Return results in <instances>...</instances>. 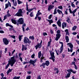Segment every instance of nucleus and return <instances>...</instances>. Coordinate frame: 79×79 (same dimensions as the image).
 I'll list each match as a JSON object with an SVG mask.
<instances>
[{"mask_svg": "<svg viewBox=\"0 0 79 79\" xmlns=\"http://www.w3.org/2000/svg\"><path fill=\"white\" fill-rule=\"evenodd\" d=\"M9 60H10L8 61V63L6 66L5 69H7L9 67L10 64L11 67H13V65L15 63V62L16 61V60L15 59V56L11 57V59H10Z\"/></svg>", "mask_w": 79, "mask_h": 79, "instance_id": "1", "label": "nucleus"}, {"mask_svg": "<svg viewBox=\"0 0 79 79\" xmlns=\"http://www.w3.org/2000/svg\"><path fill=\"white\" fill-rule=\"evenodd\" d=\"M23 13V11L22 10V9H19L18 10V11L17 13L15 15V16H22L23 17V15L22 14Z\"/></svg>", "mask_w": 79, "mask_h": 79, "instance_id": "2", "label": "nucleus"}, {"mask_svg": "<svg viewBox=\"0 0 79 79\" xmlns=\"http://www.w3.org/2000/svg\"><path fill=\"white\" fill-rule=\"evenodd\" d=\"M49 52L50 55L51 56V57L49 58V59H50V60H52L54 62L55 60V56L54 55L55 53L53 52H52V51H49Z\"/></svg>", "mask_w": 79, "mask_h": 79, "instance_id": "3", "label": "nucleus"}, {"mask_svg": "<svg viewBox=\"0 0 79 79\" xmlns=\"http://www.w3.org/2000/svg\"><path fill=\"white\" fill-rule=\"evenodd\" d=\"M57 34H56V40H58V39H60L61 37V34H60V30H58L57 31Z\"/></svg>", "mask_w": 79, "mask_h": 79, "instance_id": "4", "label": "nucleus"}, {"mask_svg": "<svg viewBox=\"0 0 79 79\" xmlns=\"http://www.w3.org/2000/svg\"><path fill=\"white\" fill-rule=\"evenodd\" d=\"M50 64V62L48 60L46 61L45 63H43L41 65H40V67L43 66V68H45V65L47 66H48V65Z\"/></svg>", "mask_w": 79, "mask_h": 79, "instance_id": "5", "label": "nucleus"}, {"mask_svg": "<svg viewBox=\"0 0 79 79\" xmlns=\"http://www.w3.org/2000/svg\"><path fill=\"white\" fill-rule=\"evenodd\" d=\"M23 42L24 43H25V44H27V43L29 44H30L31 42V41H29V39H28V38H27V37H24Z\"/></svg>", "mask_w": 79, "mask_h": 79, "instance_id": "6", "label": "nucleus"}, {"mask_svg": "<svg viewBox=\"0 0 79 79\" xmlns=\"http://www.w3.org/2000/svg\"><path fill=\"white\" fill-rule=\"evenodd\" d=\"M42 41L41 40L40 43V44H38L37 45H36L35 47V49L37 50L38 48H40L42 47Z\"/></svg>", "mask_w": 79, "mask_h": 79, "instance_id": "7", "label": "nucleus"}, {"mask_svg": "<svg viewBox=\"0 0 79 79\" xmlns=\"http://www.w3.org/2000/svg\"><path fill=\"white\" fill-rule=\"evenodd\" d=\"M69 11L70 14H73V16H76V15H75L74 13L76 12V11H77V9H75L73 11L71 10V8L69 9Z\"/></svg>", "mask_w": 79, "mask_h": 79, "instance_id": "8", "label": "nucleus"}, {"mask_svg": "<svg viewBox=\"0 0 79 79\" xmlns=\"http://www.w3.org/2000/svg\"><path fill=\"white\" fill-rule=\"evenodd\" d=\"M67 71L70 74V75H71V72H72V73H73V74H76V71H74L73 70L71 69H69L68 70H67Z\"/></svg>", "mask_w": 79, "mask_h": 79, "instance_id": "9", "label": "nucleus"}, {"mask_svg": "<svg viewBox=\"0 0 79 79\" xmlns=\"http://www.w3.org/2000/svg\"><path fill=\"white\" fill-rule=\"evenodd\" d=\"M3 42L4 44L7 45L9 44V41L6 38H4L3 39Z\"/></svg>", "mask_w": 79, "mask_h": 79, "instance_id": "10", "label": "nucleus"}, {"mask_svg": "<svg viewBox=\"0 0 79 79\" xmlns=\"http://www.w3.org/2000/svg\"><path fill=\"white\" fill-rule=\"evenodd\" d=\"M18 22L20 24H24V19L23 18H20L19 19Z\"/></svg>", "mask_w": 79, "mask_h": 79, "instance_id": "11", "label": "nucleus"}, {"mask_svg": "<svg viewBox=\"0 0 79 79\" xmlns=\"http://www.w3.org/2000/svg\"><path fill=\"white\" fill-rule=\"evenodd\" d=\"M60 44H61V47H60V53H62V52H63V42H60Z\"/></svg>", "mask_w": 79, "mask_h": 79, "instance_id": "12", "label": "nucleus"}, {"mask_svg": "<svg viewBox=\"0 0 79 79\" xmlns=\"http://www.w3.org/2000/svg\"><path fill=\"white\" fill-rule=\"evenodd\" d=\"M55 6L53 5H49L48 6V11H50L52 9H53Z\"/></svg>", "mask_w": 79, "mask_h": 79, "instance_id": "13", "label": "nucleus"}, {"mask_svg": "<svg viewBox=\"0 0 79 79\" xmlns=\"http://www.w3.org/2000/svg\"><path fill=\"white\" fill-rule=\"evenodd\" d=\"M37 61V60L35 59L34 60H30L29 61V63L30 64H32L33 65H34L35 63V62Z\"/></svg>", "mask_w": 79, "mask_h": 79, "instance_id": "14", "label": "nucleus"}, {"mask_svg": "<svg viewBox=\"0 0 79 79\" xmlns=\"http://www.w3.org/2000/svg\"><path fill=\"white\" fill-rule=\"evenodd\" d=\"M66 25H67V24L65 22H64L62 24V27L63 29H64V27H66Z\"/></svg>", "mask_w": 79, "mask_h": 79, "instance_id": "15", "label": "nucleus"}, {"mask_svg": "<svg viewBox=\"0 0 79 79\" xmlns=\"http://www.w3.org/2000/svg\"><path fill=\"white\" fill-rule=\"evenodd\" d=\"M27 49V47H26V45L25 46V45H22V51H24V50H26Z\"/></svg>", "mask_w": 79, "mask_h": 79, "instance_id": "16", "label": "nucleus"}, {"mask_svg": "<svg viewBox=\"0 0 79 79\" xmlns=\"http://www.w3.org/2000/svg\"><path fill=\"white\" fill-rule=\"evenodd\" d=\"M67 45L70 47V48H73V45L71 43H67Z\"/></svg>", "mask_w": 79, "mask_h": 79, "instance_id": "17", "label": "nucleus"}, {"mask_svg": "<svg viewBox=\"0 0 79 79\" xmlns=\"http://www.w3.org/2000/svg\"><path fill=\"white\" fill-rule=\"evenodd\" d=\"M57 24H58V26L59 27H61V21H60V20H59L57 22Z\"/></svg>", "mask_w": 79, "mask_h": 79, "instance_id": "18", "label": "nucleus"}, {"mask_svg": "<svg viewBox=\"0 0 79 79\" xmlns=\"http://www.w3.org/2000/svg\"><path fill=\"white\" fill-rule=\"evenodd\" d=\"M11 21L12 23H13L14 24H16V20H15V19H11Z\"/></svg>", "mask_w": 79, "mask_h": 79, "instance_id": "19", "label": "nucleus"}, {"mask_svg": "<svg viewBox=\"0 0 79 79\" xmlns=\"http://www.w3.org/2000/svg\"><path fill=\"white\" fill-rule=\"evenodd\" d=\"M65 39L66 40V42L67 43H68V42H69V37H68L67 36H66L65 37Z\"/></svg>", "mask_w": 79, "mask_h": 79, "instance_id": "20", "label": "nucleus"}, {"mask_svg": "<svg viewBox=\"0 0 79 79\" xmlns=\"http://www.w3.org/2000/svg\"><path fill=\"white\" fill-rule=\"evenodd\" d=\"M57 11L58 13H59V15H60L61 13V14L62 15V16H63V12H62V11L60 10L59 9H58L57 10Z\"/></svg>", "mask_w": 79, "mask_h": 79, "instance_id": "21", "label": "nucleus"}, {"mask_svg": "<svg viewBox=\"0 0 79 79\" xmlns=\"http://www.w3.org/2000/svg\"><path fill=\"white\" fill-rule=\"evenodd\" d=\"M6 27H8V26H9V27H10L11 28H13V27L12 26V25H11V24H10L8 23H6Z\"/></svg>", "mask_w": 79, "mask_h": 79, "instance_id": "22", "label": "nucleus"}, {"mask_svg": "<svg viewBox=\"0 0 79 79\" xmlns=\"http://www.w3.org/2000/svg\"><path fill=\"white\" fill-rule=\"evenodd\" d=\"M65 32L66 33V35H69V31H68V29H66L65 30Z\"/></svg>", "mask_w": 79, "mask_h": 79, "instance_id": "23", "label": "nucleus"}, {"mask_svg": "<svg viewBox=\"0 0 79 79\" xmlns=\"http://www.w3.org/2000/svg\"><path fill=\"white\" fill-rule=\"evenodd\" d=\"M12 70H13L12 69H9V70L6 72L7 74L8 75L10 72H11V71H12Z\"/></svg>", "mask_w": 79, "mask_h": 79, "instance_id": "24", "label": "nucleus"}, {"mask_svg": "<svg viewBox=\"0 0 79 79\" xmlns=\"http://www.w3.org/2000/svg\"><path fill=\"white\" fill-rule=\"evenodd\" d=\"M70 77V73H68L66 74V76L65 77V78L68 79V77Z\"/></svg>", "mask_w": 79, "mask_h": 79, "instance_id": "25", "label": "nucleus"}, {"mask_svg": "<svg viewBox=\"0 0 79 79\" xmlns=\"http://www.w3.org/2000/svg\"><path fill=\"white\" fill-rule=\"evenodd\" d=\"M42 15V13H40V10H39L38 11V12L37 14H36V16H39V15Z\"/></svg>", "mask_w": 79, "mask_h": 79, "instance_id": "26", "label": "nucleus"}, {"mask_svg": "<svg viewBox=\"0 0 79 79\" xmlns=\"http://www.w3.org/2000/svg\"><path fill=\"white\" fill-rule=\"evenodd\" d=\"M42 56V53H41V51H40L38 53V58H40Z\"/></svg>", "mask_w": 79, "mask_h": 79, "instance_id": "27", "label": "nucleus"}, {"mask_svg": "<svg viewBox=\"0 0 79 79\" xmlns=\"http://www.w3.org/2000/svg\"><path fill=\"white\" fill-rule=\"evenodd\" d=\"M68 52H73V49L72 48H71V49H69V48H68Z\"/></svg>", "mask_w": 79, "mask_h": 79, "instance_id": "28", "label": "nucleus"}, {"mask_svg": "<svg viewBox=\"0 0 79 79\" xmlns=\"http://www.w3.org/2000/svg\"><path fill=\"white\" fill-rule=\"evenodd\" d=\"M13 3L14 6H17V2H16V1L14 2H13Z\"/></svg>", "mask_w": 79, "mask_h": 79, "instance_id": "29", "label": "nucleus"}, {"mask_svg": "<svg viewBox=\"0 0 79 79\" xmlns=\"http://www.w3.org/2000/svg\"><path fill=\"white\" fill-rule=\"evenodd\" d=\"M77 28V26H74L72 28V31H75Z\"/></svg>", "mask_w": 79, "mask_h": 79, "instance_id": "30", "label": "nucleus"}, {"mask_svg": "<svg viewBox=\"0 0 79 79\" xmlns=\"http://www.w3.org/2000/svg\"><path fill=\"white\" fill-rule=\"evenodd\" d=\"M26 26V24L24 23L22 26V29L23 31L24 32V27Z\"/></svg>", "mask_w": 79, "mask_h": 79, "instance_id": "31", "label": "nucleus"}, {"mask_svg": "<svg viewBox=\"0 0 79 79\" xmlns=\"http://www.w3.org/2000/svg\"><path fill=\"white\" fill-rule=\"evenodd\" d=\"M20 78V76L17 77L15 76L13 78V79H19Z\"/></svg>", "mask_w": 79, "mask_h": 79, "instance_id": "32", "label": "nucleus"}, {"mask_svg": "<svg viewBox=\"0 0 79 79\" xmlns=\"http://www.w3.org/2000/svg\"><path fill=\"white\" fill-rule=\"evenodd\" d=\"M44 57L43 56V55L40 58V62L41 63H42L43 62V61L42 60H44Z\"/></svg>", "mask_w": 79, "mask_h": 79, "instance_id": "33", "label": "nucleus"}, {"mask_svg": "<svg viewBox=\"0 0 79 79\" xmlns=\"http://www.w3.org/2000/svg\"><path fill=\"white\" fill-rule=\"evenodd\" d=\"M22 37H23V35H20L19 36V41H21V39H22Z\"/></svg>", "mask_w": 79, "mask_h": 79, "instance_id": "34", "label": "nucleus"}, {"mask_svg": "<svg viewBox=\"0 0 79 79\" xmlns=\"http://www.w3.org/2000/svg\"><path fill=\"white\" fill-rule=\"evenodd\" d=\"M48 21L49 22L50 24V25L51 24V23H53V20H52V19H51L50 20H48Z\"/></svg>", "mask_w": 79, "mask_h": 79, "instance_id": "35", "label": "nucleus"}, {"mask_svg": "<svg viewBox=\"0 0 79 79\" xmlns=\"http://www.w3.org/2000/svg\"><path fill=\"white\" fill-rule=\"evenodd\" d=\"M66 21L68 23H70V19L69 17L67 18V19L66 20Z\"/></svg>", "mask_w": 79, "mask_h": 79, "instance_id": "36", "label": "nucleus"}, {"mask_svg": "<svg viewBox=\"0 0 79 79\" xmlns=\"http://www.w3.org/2000/svg\"><path fill=\"white\" fill-rule=\"evenodd\" d=\"M5 6H6V7L5 8V9L7 8H8L9 6V4L8 3L6 4L5 5Z\"/></svg>", "mask_w": 79, "mask_h": 79, "instance_id": "37", "label": "nucleus"}, {"mask_svg": "<svg viewBox=\"0 0 79 79\" xmlns=\"http://www.w3.org/2000/svg\"><path fill=\"white\" fill-rule=\"evenodd\" d=\"M29 38L30 39H31V40H34V36H30Z\"/></svg>", "mask_w": 79, "mask_h": 79, "instance_id": "38", "label": "nucleus"}, {"mask_svg": "<svg viewBox=\"0 0 79 79\" xmlns=\"http://www.w3.org/2000/svg\"><path fill=\"white\" fill-rule=\"evenodd\" d=\"M51 44V41H50L49 42H48V45L47 46V48L48 47H50V44Z\"/></svg>", "mask_w": 79, "mask_h": 79, "instance_id": "39", "label": "nucleus"}, {"mask_svg": "<svg viewBox=\"0 0 79 79\" xmlns=\"http://www.w3.org/2000/svg\"><path fill=\"white\" fill-rule=\"evenodd\" d=\"M56 13H57V12H56V8L54 10V15H56Z\"/></svg>", "mask_w": 79, "mask_h": 79, "instance_id": "40", "label": "nucleus"}, {"mask_svg": "<svg viewBox=\"0 0 79 79\" xmlns=\"http://www.w3.org/2000/svg\"><path fill=\"white\" fill-rule=\"evenodd\" d=\"M76 65V63L75 62H74V61H73L72 63L71 64V65Z\"/></svg>", "mask_w": 79, "mask_h": 79, "instance_id": "41", "label": "nucleus"}, {"mask_svg": "<svg viewBox=\"0 0 79 79\" xmlns=\"http://www.w3.org/2000/svg\"><path fill=\"white\" fill-rule=\"evenodd\" d=\"M17 1L19 4H21V3H22V2L19 1V0H17Z\"/></svg>", "mask_w": 79, "mask_h": 79, "instance_id": "42", "label": "nucleus"}, {"mask_svg": "<svg viewBox=\"0 0 79 79\" xmlns=\"http://www.w3.org/2000/svg\"><path fill=\"white\" fill-rule=\"evenodd\" d=\"M31 76H29L26 77V79H31Z\"/></svg>", "mask_w": 79, "mask_h": 79, "instance_id": "43", "label": "nucleus"}, {"mask_svg": "<svg viewBox=\"0 0 79 79\" xmlns=\"http://www.w3.org/2000/svg\"><path fill=\"white\" fill-rule=\"evenodd\" d=\"M6 15L7 16V17H10L11 16V15L10 13L7 14Z\"/></svg>", "mask_w": 79, "mask_h": 79, "instance_id": "44", "label": "nucleus"}, {"mask_svg": "<svg viewBox=\"0 0 79 79\" xmlns=\"http://www.w3.org/2000/svg\"><path fill=\"white\" fill-rule=\"evenodd\" d=\"M30 16H31V17H32L34 16V15H33V12H31L30 14Z\"/></svg>", "mask_w": 79, "mask_h": 79, "instance_id": "45", "label": "nucleus"}, {"mask_svg": "<svg viewBox=\"0 0 79 79\" xmlns=\"http://www.w3.org/2000/svg\"><path fill=\"white\" fill-rule=\"evenodd\" d=\"M52 15H50L49 16L48 18L49 19H51L52 18Z\"/></svg>", "mask_w": 79, "mask_h": 79, "instance_id": "46", "label": "nucleus"}, {"mask_svg": "<svg viewBox=\"0 0 79 79\" xmlns=\"http://www.w3.org/2000/svg\"><path fill=\"white\" fill-rule=\"evenodd\" d=\"M58 8L61 9H62L63 7L62 6H59L58 7Z\"/></svg>", "mask_w": 79, "mask_h": 79, "instance_id": "47", "label": "nucleus"}, {"mask_svg": "<svg viewBox=\"0 0 79 79\" xmlns=\"http://www.w3.org/2000/svg\"><path fill=\"white\" fill-rule=\"evenodd\" d=\"M37 18L38 19L39 21H40V20H41V17H39V16H38Z\"/></svg>", "mask_w": 79, "mask_h": 79, "instance_id": "48", "label": "nucleus"}, {"mask_svg": "<svg viewBox=\"0 0 79 79\" xmlns=\"http://www.w3.org/2000/svg\"><path fill=\"white\" fill-rule=\"evenodd\" d=\"M10 37H12L13 39H15V36H12V35H10Z\"/></svg>", "mask_w": 79, "mask_h": 79, "instance_id": "49", "label": "nucleus"}, {"mask_svg": "<svg viewBox=\"0 0 79 79\" xmlns=\"http://www.w3.org/2000/svg\"><path fill=\"white\" fill-rule=\"evenodd\" d=\"M35 56V54H33L31 55V57L32 58H34Z\"/></svg>", "mask_w": 79, "mask_h": 79, "instance_id": "50", "label": "nucleus"}, {"mask_svg": "<svg viewBox=\"0 0 79 79\" xmlns=\"http://www.w3.org/2000/svg\"><path fill=\"white\" fill-rule=\"evenodd\" d=\"M32 10H33V9H29L28 10V11L29 12V13H30L31 11Z\"/></svg>", "mask_w": 79, "mask_h": 79, "instance_id": "51", "label": "nucleus"}, {"mask_svg": "<svg viewBox=\"0 0 79 79\" xmlns=\"http://www.w3.org/2000/svg\"><path fill=\"white\" fill-rule=\"evenodd\" d=\"M71 6L73 7V8H75V5L74 4H71Z\"/></svg>", "mask_w": 79, "mask_h": 79, "instance_id": "52", "label": "nucleus"}, {"mask_svg": "<svg viewBox=\"0 0 79 79\" xmlns=\"http://www.w3.org/2000/svg\"><path fill=\"white\" fill-rule=\"evenodd\" d=\"M0 33H1L2 34H3L4 33H5V32L2 30H0Z\"/></svg>", "mask_w": 79, "mask_h": 79, "instance_id": "53", "label": "nucleus"}, {"mask_svg": "<svg viewBox=\"0 0 79 79\" xmlns=\"http://www.w3.org/2000/svg\"><path fill=\"white\" fill-rule=\"evenodd\" d=\"M75 53H76V52H74L71 55L72 56H74Z\"/></svg>", "mask_w": 79, "mask_h": 79, "instance_id": "54", "label": "nucleus"}, {"mask_svg": "<svg viewBox=\"0 0 79 79\" xmlns=\"http://www.w3.org/2000/svg\"><path fill=\"white\" fill-rule=\"evenodd\" d=\"M43 34L44 36H45V35H47V34L46 32L44 33Z\"/></svg>", "mask_w": 79, "mask_h": 79, "instance_id": "55", "label": "nucleus"}, {"mask_svg": "<svg viewBox=\"0 0 79 79\" xmlns=\"http://www.w3.org/2000/svg\"><path fill=\"white\" fill-rule=\"evenodd\" d=\"M37 79H41V77H40V75H39L38 76Z\"/></svg>", "mask_w": 79, "mask_h": 79, "instance_id": "56", "label": "nucleus"}, {"mask_svg": "<svg viewBox=\"0 0 79 79\" xmlns=\"http://www.w3.org/2000/svg\"><path fill=\"white\" fill-rule=\"evenodd\" d=\"M15 51H16V50H15V49L12 52V55H13V54H14V53H15Z\"/></svg>", "mask_w": 79, "mask_h": 79, "instance_id": "57", "label": "nucleus"}, {"mask_svg": "<svg viewBox=\"0 0 79 79\" xmlns=\"http://www.w3.org/2000/svg\"><path fill=\"white\" fill-rule=\"evenodd\" d=\"M74 66V68L75 69H77V67L76 66V65H75Z\"/></svg>", "mask_w": 79, "mask_h": 79, "instance_id": "58", "label": "nucleus"}, {"mask_svg": "<svg viewBox=\"0 0 79 79\" xmlns=\"http://www.w3.org/2000/svg\"><path fill=\"white\" fill-rule=\"evenodd\" d=\"M1 76H2V78H3V76H4V75L2 73L1 74Z\"/></svg>", "mask_w": 79, "mask_h": 79, "instance_id": "59", "label": "nucleus"}, {"mask_svg": "<svg viewBox=\"0 0 79 79\" xmlns=\"http://www.w3.org/2000/svg\"><path fill=\"white\" fill-rule=\"evenodd\" d=\"M13 29L12 28H9V30L10 31H13Z\"/></svg>", "mask_w": 79, "mask_h": 79, "instance_id": "60", "label": "nucleus"}, {"mask_svg": "<svg viewBox=\"0 0 79 79\" xmlns=\"http://www.w3.org/2000/svg\"><path fill=\"white\" fill-rule=\"evenodd\" d=\"M19 59L21 61V62H23V59L22 58V57H19Z\"/></svg>", "mask_w": 79, "mask_h": 79, "instance_id": "61", "label": "nucleus"}, {"mask_svg": "<svg viewBox=\"0 0 79 79\" xmlns=\"http://www.w3.org/2000/svg\"><path fill=\"white\" fill-rule=\"evenodd\" d=\"M21 55H22V54H21V53H19V58L21 57Z\"/></svg>", "mask_w": 79, "mask_h": 79, "instance_id": "62", "label": "nucleus"}, {"mask_svg": "<svg viewBox=\"0 0 79 79\" xmlns=\"http://www.w3.org/2000/svg\"><path fill=\"white\" fill-rule=\"evenodd\" d=\"M72 34L73 35H76V34H77V33L76 32H75L73 33Z\"/></svg>", "mask_w": 79, "mask_h": 79, "instance_id": "63", "label": "nucleus"}, {"mask_svg": "<svg viewBox=\"0 0 79 79\" xmlns=\"http://www.w3.org/2000/svg\"><path fill=\"white\" fill-rule=\"evenodd\" d=\"M1 79H6V77H4L3 78H1Z\"/></svg>", "mask_w": 79, "mask_h": 79, "instance_id": "64", "label": "nucleus"}]
</instances>
